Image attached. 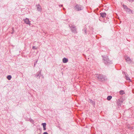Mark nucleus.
I'll list each match as a JSON object with an SVG mask.
<instances>
[{
	"label": "nucleus",
	"instance_id": "dca6fc26",
	"mask_svg": "<svg viewBox=\"0 0 134 134\" xmlns=\"http://www.w3.org/2000/svg\"><path fill=\"white\" fill-rule=\"evenodd\" d=\"M11 78H12V76L10 75H8L7 76V78L9 80H10V79H11Z\"/></svg>",
	"mask_w": 134,
	"mask_h": 134
},
{
	"label": "nucleus",
	"instance_id": "393cba45",
	"mask_svg": "<svg viewBox=\"0 0 134 134\" xmlns=\"http://www.w3.org/2000/svg\"><path fill=\"white\" fill-rule=\"evenodd\" d=\"M63 6V5L62 4V5H59V7H62Z\"/></svg>",
	"mask_w": 134,
	"mask_h": 134
},
{
	"label": "nucleus",
	"instance_id": "39448f33",
	"mask_svg": "<svg viewBox=\"0 0 134 134\" xmlns=\"http://www.w3.org/2000/svg\"><path fill=\"white\" fill-rule=\"evenodd\" d=\"M69 27L71 29V30L72 33L75 34L77 33V31L75 26L74 25H71V26L70 25Z\"/></svg>",
	"mask_w": 134,
	"mask_h": 134
},
{
	"label": "nucleus",
	"instance_id": "7ed1b4c3",
	"mask_svg": "<svg viewBox=\"0 0 134 134\" xmlns=\"http://www.w3.org/2000/svg\"><path fill=\"white\" fill-rule=\"evenodd\" d=\"M103 60L104 63L106 65H109L112 63V61L109 60L107 56L103 57Z\"/></svg>",
	"mask_w": 134,
	"mask_h": 134
},
{
	"label": "nucleus",
	"instance_id": "c85d7f7f",
	"mask_svg": "<svg viewBox=\"0 0 134 134\" xmlns=\"http://www.w3.org/2000/svg\"><path fill=\"white\" fill-rule=\"evenodd\" d=\"M38 134H41V133H38Z\"/></svg>",
	"mask_w": 134,
	"mask_h": 134
},
{
	"label": "nucleus",
	"instance_id": "ddd939ff",
	"mask_svg": "<svg viewBox=\"0 0 134 134\" xmlns=\"http://www.w3.org/2000/svg\"><path fill=\"white\" fill-rule=\"evenodd\" d=\"M125 78L127 80H129L130 81H131V80L129 77L127 76V75H126V74H125Z\"/></svg>",
	"mask_w": 134,
	"mask_h": 134
},
{
	"label": "nucleus",
	"instance_id": "2eb2a0df",
	"mask_svg": "<svg viewBox=\"0 0 134 134\" xmlns=\"http://www.w3.org/2000/svg\"><path fill=\"white\" fill-rule=\"evenodd\" d=\"M86 30H87V29L86 27L84 28L82 30V31H83L85 32V34H87V32L86 31Z\"/></svg>",
	"mask_w": 134,
	"mask_h": 134
},
{
	"label": "nucleus",
	"instance_id": "423d86ee",
	"mask_svg": "<svg viewBox=\"0 0 134 134\" xmlns=\"http://www.w3.org/2000/svg\"><path fill=\"white\" fill-rule=\"evenodd\" d=\"M41 70L38 71L35 75V77L37 79H40V77L42 75L41 74Z\"/></svg>",
	"mask_w": 134,
	"mask_h": 134
},
{
	"label": "nucleus",
	"instance_id": "f8f14e48",
	"mask_svg": "<svg viewBox=\"0 0 134 134\" xmlns=\"http://www.w3.org/2000/svg\"><path fill=\"white\" fill-rule=\"evenodd\" d=\"M122 103V101L121 100H119V101L118 102V106H120Z\"/></svg>",
	"mask_w": 134,
	"mask_h": 134
},
{
	"label": "nucleus",
	"instance_id": "20e7f679",
	"mask_svg": "<svg viewBox=\"0 0 134 134\" xmlns=\"http://www.w3.org/2000/svg\"><path fill=\"white\" fill-rule=\"evenodd\" d=\"M83 7L81 5L77 4L74 7L75 9L77 11L82 10L83 9Z\"/></svg>",
	"mask_w": 134,
	"mask_h": 134
},
{
	"label": "nucleus",
	"instance_id": "5701e85b",
	"mask_svg": "<svg viewBox=\"0 0 134 134\" xmlns=\"http://www.w3.org/2000/svg\"><path fill=\"white\" fill-rule=\"evenodd\" d=\"M43 134H48L47 132H44Z\"/></svg>",
	"mask_w": 134,
	"mask_h": 134
},
{
	"label": "nucleus",
	"instance_id": "bb28decb",
	"mask_svg": "<svg viewBox=\"0 0 134 134\" xmlns=\"http://www.w3.org/2000/svg\"><path fill=\"white\" fill-rule=\"evenodd\" d=\"M36 64L35 63L34 64V66H35V65Z\"/></svg>",
	"mask_w": 134,
	"mask_h": 134
},
{
	"label": "nucleus",
	"instance_id": "aec40b11",
	"mask_svg": "<svg viewBox=\"0 0 134 134\" xmlns=\"http://www.w3.org/2000/svg\"><path fill=\"white\" fill-rule=\"evenodd\" d=\"M37 48V47H36V46H33L32 48L34 49H36Z\"/></svg>",
	"mask_w": 134,
	"mask_h": 134
},
{
	"label": "nucleus",
	"instance_id": "412c9836",
	"mask_svg": "<svg viewBox=\"0 0 134 134\" xmlns=\"http://www.w3.org/2000/svg\"><path fill=\"white\" fill-rule=\"evenodd\" d=\"M30 120L31 122H32L34 121L33 120L31 119H30Z\"/></svg>",
	"mask_w": 134,
	"mask_h": 134
},
{
	"label": "nucleus",
	"instance_id": "7c9ffc66",
	"mask_svg": "<svg viewBox=\"0 0 134 134\" xmlns=\"http://www.w3.org/2000/svg\"><path fill=\"white\" fill-rule=\"evenodd\" d=\"M102 57H103V56L102 55Z\"/></svg>",
	"mask_w": 134,
	"mask_h": 134
},
{
	"label": "nucleus",
	"instance_id": "6e6552de",
	"mask_svg": "<svg viewBox=\"0 0 134 134\" xmlns=\"http://www.w3.org/2000/svg\"><path fill=\"white\" fill-rule=\"evenodd\" d=\"M125 59L126 60V62L128 64H130L132 62V60H131V59L129 57H125Z\"/></svg>",
	"mask_w": 134,
	"mask_h": 134
},
{
	"label": "nucleus",
	"instance_id": "4be33fe9",
	"mask_svg": "<svg viewBox=\"0 0 134 134\" xmlns=\"http://www.w3.org/2000/svg\"><path fill=\"white\" fill-rule=\"evenodd\" d=\"M129 2L134 1V0H128Z\"/></svg>",
	"mask_w": 134,
	"mask_h": 134
},
{
	"label": "nucleus",
	"instance_id": "9d476101",
	"mask_svg": "<svg viewBox=\"0 0 134 134\" xmlns=\"http://www.w3.org/2000/svg\"><path fill=\"white\" fill-rule=\"evenodd\" d=\"M100 14L101 17H102L103 18H104L106 17V14L105 13L102 12L100 13Z\"/></svg>",
	"mask_w": 134,
	"mask_h": 134
},
{
	"label": "nucleus",
	"instance_id": "4468645a",
	"mask_svg": "<svg viewBox=\"0 0 134 134\" xmlns=\"http://www.w3.org/2000/svg\"><path fill=\"white\" fill-rule=\"evenodd\" d=\"M112 98V97L111 96H109L107 97V99L108 100H110Z\"/></svg>",
	"mask_w": 134,
	"mask_h": 134
},
{
	"label": "nucleus",
	"instance_id": "cd10ccee",
	"mask_svg": "<svg viewBox=\"0 0 134 134\" xmlns=\"http://www.w3.org/2000/svg\"><path fill=\"white\" fill-rule=\"evenodd\" d=\"M63 9H65V8H63Z\"/></svg>",
	"mask_w": 134,
	"mask_h": 134
},
{
	"label": "nucleus",
	"instance_id": "9b49d317",
	"mask_svg": "<svg viewBox=\"0 0 134 134\" xmlns=\"http://www.w3.org/2000/svg\"><path fill=\"white\" fill-rule=\"evenodd\" d=\"M68 61V59L67 58H64L63 59V63H67Z\"/></svg>",
	"mask_w": 134,
	"mask_h": 134
},
{
	"label": "nucleus",
	"instance_id": "a211bd4d",
	"mask_svg": "<svg viewBox=\"0 0 134 134\" xmlns=\"http://www.w3.org/2000/svg\"><path fill=\"white\" fill-rule=\"evenodd\" d=\"M125 92L124 91L121 90L120 91V94L122 95L124 94Z\"/></svg>",
	"mask_w": 134,
	"mask_h": 134
},
{
	"label": "nucleus",
	"instance_id": "6ab92c4d",
	"mask_svg": "<svg viewBox=\"0 0 134 134\" xmlns=\"http://www.w3.org/2000/svg\"><path fill=\"white\" fill-rule=\"evenodd\" d=\"M42 125H43V127H46V124L45 123H42Z\"/></svg>",
	"mask_w": 134,
	"mask_h": 134
},
{
	"label": "nucleus",
	"instance_id": "1a4fd4ad",
	"mask_svg": "<svg viewBox=\"0 0 134 134\" xmlns=\"http://www.w3.org/2000/svg\"><path fill=\"white\" fill-rule=\"evenodd\" d=\"M36 6H37V10L40 11V12H42V9L41 7V6L40 5V4H39L38 5H36Z\"/></svg>",
	"mask_w": 134,
	"mask_h": 134
},
{
	"label": "nucleus",
	"instance_id": "c756f323",
	"mask_svg": "<svg viewBox=\"0 0 134 134\" xmlns=\"http://www.w3.org/2000/svg\"><path fill=\"white\" fill-rule=\"evenodd\" d=\"M130 129H131V127Z\"/></svg>",
	"mask_w": 134,
	"mask_h": 134
},
{
	"label": "nucleus",
	"instance_id": "a878e982",
	"mask_svg": "<svg viewBox=\"0 0 134 134\" xmlns=\"http://www.w3.org/2000/svg\"><path fill=\"white\" fill-rule=\"evenodd\" d=\"M37 61L38 60H37L36 62H35V63H36H36H37Z\"/></svg>",
	"mask_w": 134,
	"mask_h": 134
},
{
	"label": "nucleus",
	"instance_id": "f03ea898",
	"mask_svg": "<svg viewBox=\"0 0 134 134\" xmlns=\"http://www.w3.org/2000/svg\"><path fill=\"white\" fill-rule=\"evenodd\" d=\"M122 6H123L124 9L125 10V11L126 13L130 14H133V11L132 10L128 8L127 5L123 4Z\"/></svg>",
	"mask_w": 134,
	"mask_h": 134
},
{
	"label": "nucleus",
	"instance_id": "0eeeda50",
	"mask_svg": "<svg viewBox=\"0 0 134 134\" xmlns=\"http://www.w3.org/2000/svg\"><path fill=\"white\" fill-rule=\"evenodd\" d=\"M23 20L26 24L29 25L30 26L31 24L30 23V21L28 18H26L24 19Z\"/></svg>",
	"mask_w": 134,
	"mask_h": 134
},
{
	"label": "nucleus",
	"instance_id": "f3484780",
	"mask_svg": "<svg viewBox=\"0 0 134 134\" xmlns=\"http://www.w3.org/2000/svg\"><path fill=\"white\" fill-rule=\"evenodd\" d=\"M89 101H90L89 102L90 103H91L92 104H93V105H94L95 104L94 102L92 100L90 99L89 100Z\"/></svg>",
	"mask_w": 134,
	"mask_h": 134
},
{
	"label": "nucleus",
	"instance_id": "b1692460",
	"mask_svg": "<svg viewBox=\"0 0 134 134\" xmlns=\"http://www.w3.org/2000/svg\"><path fill=\"white\" fill-rule=\"evenodd\" d=\"M43 129L44 130H46V127H43Z\"/></svg>",
	"mask_w": 134,
	"mask_h": 134
},
{
	"label": "nucleus",
	"instance_id": "f257e3e1",
	"mask_svg": "<svg viewBox=\"0 0 134 134\" xmlns=\"http://www.w3.org/2000/svg\"><path fill=\"white\" fill-rule=\"evenodd\" d=\"M96 77L98 79V80L101 81H106L107 78L105 76H103L101 74H97Z\"/></svg>",
	"mask_w": 134,
	"mask_h": 134
}]
</instances>
